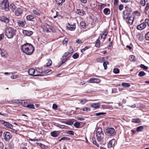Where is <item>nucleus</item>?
<instances>
[{"instance_id":"cd10ccee","label":"nucleus","mask_w":149,"mask_h":149,"mask_svg":"<svg viewBox=\"0 0 149 149\" xmlns=\"http://www.w3.org/2000/svg\"><path fill=\"white\" fill-rule=\"evenodd\" d=\"M130 60L131 61H136V58L133 55H132L130 56Z\"/></svg>"},{"instance_id":"1a4fd4ad","label":"nucleus","mask_w":149,"mask_h":149,"mask_svg":"<svg viewBox=\"0 0 149 149\" xmlns=\"http://www.w3.org/2000/svg\"><path fill=\"white\" fill-rule=\"evenodd\" d=\"M22 33L24 36H31L33 34V32L32 31L25 30H23Z\"/></svg>"},{"instance_id":"c03bdc74","label":"nucleus","mask_w":149,"mask_h":149,"mask_svg":"<svg viewBox=\"0 0 149 149\" xmlns=\"http://www.w3.org/2000/svg\"><path fill=\"white\" fill-rule=\"evenodd\" d=\"M119 70L117 68H115L113 69V72L114 73L118 74L119 73Z\"/></svg>"},{"instance_id":"a19ab883","label":"nucleus","mask_w":149,"mask_h":149,"mask_svg":"<svg viewBox=\"0 0 149 149\" xmlns=\"http://www.w3.org/2000/svg\"><path fill=\"white\" fill-rule=\"evenodd\" d=\"M80 26L83 28L86 26V23L84 21H82L80 22Z\"/></svg>"},{"instance_id":"9d476101","label":"nucleus","mask_w":149,"mask_h":149,"mask_svg":"<svg viewBox=\"0 0 149 149\" xmlns=\"http://www.w3.org/2000/svg\"><path fill=\"white\" fill-rule=\"evenodd\" d=\"M116 143V141L114 139H113L110 141L108 144V147L109 148H113Z\"/></svg>"},{"instance_id":"72a5a7b5","label":"nucleus","mask_w":149,"mask_h":149,"mask_svg":"<svg viewBox=\"0 0 149 149\" xmlns=\"http://www.w3.org/2000/svg\"><path fill=\"white\" fill-rule=\"evenodd\" d=\"M121 85L125 87H129L130 86V85L128 83H123Z\"/></svg>"},{"instance_id":"de8ad7c7","label":"nucleus","mask_w":149,"mask_h":149,"mask_svg":"<svg viewBox=\"0 0 149 149\" xmlns=\"http://www.w3.org/2000/svg\"><path fill=\"white\" fill-rule=\"evenodd\" d=\"M68 41V39L67 38H65L64 40L63 41V44H66Z\"/></svg>"},{"instance_id":"393cba45","label":"nucleus","mask_w":149,"mask_h":149,"mask_svg":"<svg viewBox=\"0 0 149 149\" xmlns=\"http://www.w3.org/2000/svg\"><path fill=\"white\" fill-rule=\"evenodd\" d=\"M47 62L45 66L47 67H48L51 65L52 62L51 60L50 59H48L47 60Z\"/></svg>"},{"instance_id":"6e6d98bb","label":"nucleus","mask_w":149,"mask_h":149,"mask_svg":"<svg viewBox=\"0 0 149 149\" xmlns=\"http://www.w3.org/2000/svg\"><path fill=\"white\" fill-rule=\"evenodd\" d=\"M52 108L53 109H56L57 108V106L55 104H53Z\"/></svg>"},{"instance_id":"c9c22d12","label":"nucleus","mask_w":149,"mask_h":149,"mask_svg":"<svg viewBox=\"0 0 149 149\" xmlns=\"http://www.w3.org/2000/svg\"><path fill=\"white\" fill-rule=\"evenodd\" d=\"M140 67L141 68H142L144 70H147L148 68V67L146 66H145V65H144L142 64H141L140 65Z\"/></svg>"},{"instance_id":"680f3d73","label":"nucleus","mask_w":149,"mask_h":149,"mask_svg":"<svg viewBox=\"0 0 149 149\" xmlns=\"http://www.w3.org/2000/svg\"><path fill=\"white\" fill-rule=\"evenodd\" d=\"M149 9V3H148L146 4V6L145 7V9L146 10H148Z\"/></svg>"},{"instance_id":"864d4df0","label":"nucleus","mask_w":149,"mask_h":149,"mask_svg":"<svg viewBox=\"0 0 149 149\" xmlns=\"http://www.w3.org/2000/svg\"><path fill=\"white\" fill-rule=\"evenodd\" d=\"M36 71L40 73H43V72L42 71V69L41 68H37L36 69Z\"/></svg>"},{"instance_id":"37998d69","label":"nucleus","mask_w":149,"mask_h":149,"mask_svg":"<svg viewBox=\"0 0 149 149\" xmlns=\"http://www.w3.org/2000/svg\"><path fill=\"white\" fill-rule=\"evenodd\" d=\"M145 36L146 40H149V31L145 34Z\"/></svg>"},{"instance_id":"4d7b16f0","label":"nucleus","mask_w":149,"mask_h":149,"mask_svg":"<svg viewBox=\"0 0 149 149\" xmlns=\"http://www.w3.org/2000/svg\"><path fill=\"white\" fill-rule=\"evenodd\" d=\"M66 124L68 125H71L73 124V123L70 121H68L67 122Z\"/></svg>"},{"instance_id":"4c0bfd02","label":"nucleus","mask_w":149,"mask_h":149,"mask_svg":"<svg viewBox=\"0 0 149 149\" xmlns=\"http://www.w3.org/2000/svg\"><path fill=\"white\" fill-rule=\"evenodd\" d=\"M106 114V113L104 112H99L98 113H95L94 114L95 116H101L102 115Z\"/></svg>"},{"instance_id":"ddd939ff","label":"nucleus","mask_w":149,"mask_h":149,"mask_svg":"<svg viewBox=\"0 0 149 149\" xmlns=\"http://www.w3.org/2000/svg\"><path fill=\"white\" fill-rule=\"evenodd\" d=\"M0 20L6 23H8L9 22V19L3 15L0 16Z\"/></svg>"},{"instance_id":"13d9d810","label":"nucleus","mask_w":149,"mask_h":149,"mask_svg":"<svg viewBox=\"0 0 149 149\" xmlns=\"http://www.w3.org/2000/svg\"><path fill=\"white\" fill-rule=\"evenodd\" d=\"M88 47H86L82 49H81V52L83 54V52H84L85 51L86 49H88Z\"/></svg>"},{"instance_id":"7ed1b4c3","label":"nucleus","mask_w":149,"mask_h":149,"mask_svg":"<svg viewBox=\"0 0 149 149\" xmlns=\"http://www.w3.org/2000/svg\"><path fill=\"white\" fill-rule=\"evenodd\" d=\"M5 35L9 39L13 38L16 34V30L12 27H7L5 29Z\"/></svg>"},{"instance_id":"7c9ffc66","label":"nucleus","mask_w":149,"mask_h":149,"mask_svg":"<svg viewBox=\"0 0 149 149\" xmlns=\"http://www.w3.org/2000/svg\"><path fill=\"white\" fill-rule=\"evenodd\" d=\"M100 41L99 39H98L96 41V43L95 44V46L96 47H100Z\"/></svg>"},{"instance_id":"412c9836","label":"nucleus","mask_w":149,"mask_h":149,"mask_svg":"<svg viewBox=\"0 0 149 149\" xmlns=\"http://www.w3.org/2000/svg\"><path fill=\"white\" fill-rule=\"evenodd\" d=\"M26 18L27 20L28 21L34 22V20H33L34 19V17L32 15H27L26 16Z\"/></svg>"},{"instance_id":"b1692460","label":"nucleus","mask_w":149,"mask_h":149,"mask_svg":"<svg viewBox=\"0 0 149 149\" xmlns=\"http://www.w3.org/2000/svg\"><path fill=\"white\" fill-rule=\"evenodd\" d=\"M65 0H56V1L58 5H62L63 3L65 1Z\"/></svg>"},{"instance_id":"5701e85b","label":"nucleus","mask_w":149,"mask_h":149,"mask_svg":"<svg viewBox=\"0 0 149 149\" xmlns=\"http://www.w3.org/2000/svg\"><path fill=\"white\" fill-rule=\"evenodd\" d=\"M104 13L105 15H108L109 14L110 11L109 9L108 8H105L103 10Z\"/></svg>"},{"instance_id":"69168bd1","label":"nucleus","mask_w":149,"mask_h":149,"mask_svg":"<svg viewBox=\"0 0 149 149\" xmlns=\"http://www.w3.org/2000/svg\"><path fill=\"white\" fill-rule=\"evenodd\" d=\"M0 115L5 117H7L8 116V114L6 113H2L0 112Z\"/></svg>"},{"instance_id":"c756f323","label":"nucleus","mask_w":149,"mask_h":149,"mask_svg":"<svg viewBox=\"0 0 149 149\" xmlns=\"http://www.w3.org/2000/svg\"><path fill=\"white\" fill-rule=\"evenodd\" d=\"M143 126H141L137 127L136 131L138 132H140L143 129Z\"/></svg>"},{"instance_id":"8fccbe9b","label":"nucleus","mask_w":149,"mask_h":149,"mask_svg":"<svg viewBox=\"0 0 149 149\" xmlns=\"http://www.w3.org/2000/svg\"><path fill=\"white\" fill-rule=\"evenodd\" d=\"M123 3H128L130 2L131 0H120Z\"/></svg>"},{"instance_id":"f3484780","label":"nucleus","mask_w":149,"mask_h":149,"mask_svg":"<svg viewBox=\"0 0 149 149\" xmlns=\"http://www.w3.org/2000/svg\"><path fill=\"white\" fill-rule=\"evenodd\" d=\"M17 23L19 26L23 27L25 25L26 22L25 21L18 20L17 21Z\"/></svg>"},{"instance_id":"2eb2a0df","label":"nucleus","mask_w":149,"mask_h":149,"mask_svg":"<svg viewBox=\"0 0 149 149\" xmlns=\"http://www.w3.org/2000/svg\"><path fill=\"white\" fill-rule=\"evenodd\" d=\"M146 26V24L145 22H143L137 26V29L139 30H141L145 29Z\"/></svg>"},{"instance_id":"f8f14e48","label":"nucleus","mask_w":149,"mask_h":149,"mask_svg":"<svg viewBox=\"0 0 149 149\" xmlns=\"http://www.w3.org/2000/svg\"><path fill=\"white\" fill-rule=\"evenodd\" d=\"M5 139L6 141H8L12 137L10 133L8 132H7L4 133Z\"/></svg>"},{"instance_id":"423d86ee","label":"nucleus","mask_w":149,"mask_h":149,"mask_svg":"<svg viewBox=\"0 0 149 149\" xmlns=\"http://www.w3.org/2000/svg\"><path fill=\"white\" fill-rule=\"evenodd\" d=\"M106 131L108 136H112L116 133L114 129L112 128H107L106 130Z\"/></svg>"},{"instance_id":"6e6552de","label":"nucleus","mask_w":149,"mask_h":149,"mask_svg":"<svg viewBox=\"0 0 149 149\" xmlns=\"http://www.w3.org/2000/svg\"><path fill=\"white\" fill-rule=\"evenodd\" d=\"M45 31L47 32H53V27L52 26L47 24L45 26Z\"/></svg>"},{"instance_id":"0eeeda50","label":"nucleus","mask_w":149,"mask_h":149,"mask_svg":"<svg viewBox=\"0 0 149 149\" xmlns=\"http://www.w3.org/2000/svg\"><path fill=\"white\" fill-rule=\"evenodd\" d=\"M1 123L6 126L7 128H10L12 129L13 128V126L11 124L8 122H5L3 120H0Z\"/></svg>"},{"instance_id":"79ce46f5","label":"nucleus","mask_w":149,"mask_h":149,"mask_svg":"<svg viewBox=\"0 0 149 149\" xmlns=\"http://www.w3.org/2000/svg\"><path fill=\"white\" fill-rule=\"evenodd\" d=\"M79 56V54L77 53H75L73 55L72 57L74 59H76L78 58Z\"/></svg>"},{"instance_id":"dca6fc26","label":"nucleus","mask_w":149,"mask_h":149,"mask_svg":"<svg viewBox=\"0 0 149 149\" xmlns=\"http://www.w3.org/2000/svg\"><path fill=\"white\" fill-rule=\"evenodd\" d=\"M35 72V70L33 68L30 69L28 71V73L30 75L34 76H39V75H34Z\"/></svg>"},{"instance_id":"e2e57ef3","label":"nucleus","mask_w":149,"mask_h":149,"mask_svg":"<svg viewBox=\"0 0 149 149\" xmlns=\"http://www.w3.org/2000/svg\"><path fill=\"white\" fill-rule=\"evenodd\" d=\"M100 35L101 38L103 39L104 40L106 36H104L102 34H101Z\"/></svg>"},{"instance_id":"3c124183","label":"nucleus","mask_w":149,"mask_h":149,"mask_svg":"<svg viewBox=\"0 0 149 149\" xmlns=\"http://www.w3.org/2000/svg\"><path fill=\"white\" fill-rule=\"evenodd\" d=\"M73 52V49H72V48L71 47H70L69 48V51L68 52L70 54L72 53Z\"/></svg>"},{"instance_id":"774afa93","label":"nucleus","mask_w":149,"mask_h":149,"mask_svg":"<svg viewBox=\"0 0 149 149\" xmlns=\"http://www.w3.org/2000/svg\"><path fill=\"white\" fill-rule=\"evenodd\" d=\"M149 22V19H146L145 21V23H146L147 24Z\"/></svg>"},{"instance_id":"e433bc0d","label":"nucleus","mask_w":149,"mask_h":149,"mask_svg":"<svg viewBox=\"0 0 149 149\" xmlns=\"http://www.w3.org/2000/svg\"><path fill=\"white\" fill-rule=\"evenodd\" d=\"M26 107L31 109H35L34 105L33 104H28L26 106Z\"/></svg>"},{"instance_id":"052dcab7","label":"nucleus","mask_w":149,"mask_h":149,"mask_svg":"<svg viewBox=\"0 0 149 149\" xmlns=\"http://www.w3.org/2000/svg\"><path fill=\"white\" fill-rule=\"evenodd\" d=\"M123 8V6L122 4H120L118 8L120 10H122Z\"/></svg>"},{"instance_id":"bb28decb","label":"nucleus","mask_w":149,"mask_h":149,"mask_svg":"<svg viewBox=\"0 0 149 149\" xmlns=\"http://www.w3.org/2000/svg\"><path fill=\"white\" fill-rule=\"evenodd\" d=\"M10 8L12 11H14L16 8V6L13 3H11L10 5Z\"/></svg>"},{"instance_id":"ea45409f","label":"nucleus","mask_w":149,"mask_h":149,"mask_svg":"<svg viewBox=\"0 0 149 149\" xmlns=\"http://www.w3.org/2000/svg\"><path fill=\"white\" fill-rule=\"evenodd\" d=\"M140 3L142 6H144L146 4V1L145 0H141Z\"/></svg>"},{"instance_id":"a211bd4d","label":"nucleus","mask_w":149,"mask_h":149,"mask_svg":"<svg viewBox=\"0 0 149 149\" xmlns=\"http://www.w3.org/2000/svg\"><path fill=\"white\" fill-rule=\"evenodd\" d=\"M134 19V17L131 16L128 18V19H127L126 22L128 24L132 25L133 23Z\"/></svg>"},{"instance_id":"603ef678","label":"nucleus","mask_w":149,"mask_h":149,"mask_svg":"<svg viewBox=\"0 0 149 149\" xmlns=\"http://www.w3.org/2000/svg\"><path fill=\"white\" fill-rule=\"evenodd\" d=\"M104 36H107L108 34V32L107 30H104L102 33Z\"/></svg>"},{"instance_id":"f257e3e1","label":"nucleus","mask_w":149,"mask_h":149,"mask_svg":"<svg viewBox=\"0 0 149 149\" xmlns=\"http://www.w3.org/2000/svg\"><path fill=\"white\" fill-rule=\"evenodd\" d=\"M96 136L98 143H97L95 141V138L93 137L92 140L94 144L97 147H99V144L101 145H104L106 144V142L104 139V134L101 128L99 127L97 128L96 132Z\"/></svg>"},{"instance_id":"09e8293b","label":"nucleus","mask_w":149,"mask_h":149,"mask_svg":"<svg viewBox=\"0 0 149 149\" xmlns=\"http://www.w3.org/2000/svg\"><path fill=\"white\" fill-rule=\"evenodd\" d=\"M61 63L60 64V65H62V64L64 63L68 59V58H66L65 59H63L61 58Z\"/></svg>"},{"instance_id":"20e7f679","label":"nucleus","mask_w":149,"mask_h":149,"mask_svg":"<svg viewBox=\"0 0 149 149\" xmlns=\"http://www.w3.org/2000/svg\"><path fill=\"white\" fill-rule=\"evenodd\" d=\"M0 7L2 9L5 10L6 11H8L10 8L8 0H2L0 3Z\"/></svg>"},{"instance_id":"f704fd0d","label":"nucleus","mask_w":149,"mask_h":149,"mask_svg":"<svg viewBox=\"0 0 149 149\" xmlns=\"http://www.w3.org/2000/svg\"><path fill=\"white\" fill-rule=\"evenodd\" d=\"M146 74L144 72L141 71L139 72L138 75L140 77H142L145 76Z\"/></svg>"},{"instance_id":"5fc2aeb1","label":"nucleus","mask_w":149,"mask_h":149,"mask_svg":"<svg viewBox=\"0 0 149 149\" xmlns=\"http://www.w3.org/2000/svg\"><path fill=\"white\" fill-rule=\"evenodd\" d=\"M67 134L70 135H73L74 134V132L72 131H70L67 132Z\"/></svg>"},{"instance_id":"49530a36","label":"nucleus","mask_w":149,"mask_h":149,"mask_svg":"<svg viewBox=\"0 0 149 149\" xmlns=\"http://www.w3.org/2000/svg\"><path fill=\"white\" fill-rule=\"evenodd\" d=\"M70 54L68 52L65 53L62 56V58H64V57H66Z\"/></svg>"},{"instance_id":"4be33fe9","label":"nucleus","mask_w":149,"mask_h":149,"mask_svg":"<svg viewBox=\"0 0 149 149\" xmlns=\"http://www.w3.org/2000/svg\"><path fill=\"white\" fill-rule=\"evenodd\" d=\"M76 13L79 15H83L84 14L85 12L82 10L79 9L77 10Z\"/></svg>"},{"instance_id":"2f4dec72","label":"nucleus","mask_w":149,"mask_h":149,"mask_svg":"<svg viewBox=\"0 0 149 149\" xmlns=\"http://www.w3.org/2000/svg\"><path fill=\"white\" fill-rule=\"evenodd\" d=\"M109 64V63L107 61H104L103 63V66L104 67V70H106L107 69V65Z\"/></svg>"},{"instance_id":"c85d7f7f","label":"nucleus","mask_w":149,"mask_h":149,"mask_svg":"<svg viewBox=\"0 0 149 149\" xmlns=\"http://www.w3.org/2000/svg\"><path fill=\"white\" fill-rule=\"evenodd\" d=\"M132 123H139L140 122L139 119H132Z\"/></svg>"},{"instance_id":"aec40b11","label":"nucleus","mask_w":149,"mask_h":149,"mask_svg":"<svg viewBox=\"0 0 149 149\" xmlns=\"http://www.w3.org/2000/svg\"><path fill=\"white\" fill-rule=\"evenodd\" d=\"M59 134L58 131H54L51 132V135L53 137H57Z\"/></svg>"},{"instance_id":"338daca9","label":"nucleus","mask_w":149,"mask_h":149,"mask_svg":"<svg viewBox=\"0 0 149 149\" xmlns=\"http://www.w3.org/2000/svg\"><path fill=\"white\" fill-rule=\"evenodd\" d=\"M4 37V35L3 34H0V41Z\"/></svg>"},{"instance_id":"58836bf2","label":"nucleus","mask_w":149,"mask_h":149,"mask_svg":"<svg viewBox=\"0 0 149 149\" xmlns=\"http://www.w3.org/2000/svg\"><path fill=\"white\" fill-rule=\"evenodd\" d=\"M70 138L69 137H62L61 139H59V141H60L62 140H70Z\"/></svg>"},{"instance_id":"9b49d317","label":"nucleus","mask_w":149,"mask_h":149,"mask_svg":"<svg viewBox=\"0 0 149 149\" xmlns=\"http://www.w3.org/2000/svg\"><path fill=\"white\" fill-rule=\"evenodd\" d=\"M87 82L90 83H98L100 82V80L98 79L92 78L88 81Z\"/></svg>"},{"instance_id":"a878e982","label":"nucleus","mask_w":149,"mask_h":149,"mask_svg":"<svg viewBox=\"0 0 149 149\" xmlns=\"http://www.w3.org/2000/svg\"><path fill=\"white\" fill-rule=\"evenodd\" d=\"M100 105L99 103H95L91 105V107L93 108H99Z\"/></svg>"},{"instance_id":"bf43d9fd","label":"nucleus","mask_w":149,"mask_h":149,"mask_svg":"<svg viewBox=\"0 0 149 149\" xmlns=\"http://www.w3.org/2000/svg\"><path fill=\"white\" fill-rule=\"evenodd\" d=\"M76 42L77 43L81 44L82 43V41L80 39H77L76 40Z\"/></svg>"},{"instance_id":"6ab92c4d","label":"nucleus","mask_w":149,"mask_h":149,"mask_svg":"<svg viewBox=\"0 0 149 149\" xmlns=\"http://www.w3.org/2000/svg\"><path fill=\"white\" fill-rule=\"evenodd\" d=\"M67 27L69 30L72 31L75 29V25H70L68 24V25L67 26Z\"/></svg>"},{"instance_id":"a18cd8bd","label":"nucleus","mask_w":149,"mask_h":149,"mask_svg":"<svg viewBox=\"0 0 149 149\" xmlns=\"http://www.w3.org/2000/svg\"><path fill=\"white\" fill-rule=\"evenodd\" d=\"M80 125V124L79 122H76L74 124V126L76 128H78Z\"/></svg>"},{"instance_id":"4468645a","label":"nucleus","mask_w":149,"mask_h":149,"mask_svg":"<svg viewBox=\"0 0 149 149\" xmlns=\"http://www.w3.org/2000/svg\"><path fill=\"white\" fill-rule=\"evenodd\" d=\"M23 12L22 9L20 8H18L15 11V14L17 16H20Z\"/></svg>"},{"instance_id":"0e129e2a","label":"nucleus","mask_w":149,"mask_h":149,"mask_svg":"<svg viewBox=\"0 0 149 149\" xmlns=\"http://www.w3.org/2000/svg\"><path fill=\"white\" fill-rule=\"evenodd\" d=\"M51 70L50 69H48L47 70H45L43 72V73L45 74H47L49 72H50Z\"/></svg>"},{"instance_id":"f03ea898","label":"nucleus","mask_w":149,"mask_h":149,"mask_svg":"<svg viewBox=\"0 0 149 149\" xmlns=\"http://www.w3.org/2000/svg\"><path fill=\"white\" fill-rule=\"evenodd\" d=\"M21 49L22 52L28 55H31L33 52L34 47L31 44L26 43L21 46Z\"/></svg>"},{"instance_id":"39448f33","label":"nucleus","mask_w":149,"mask_h":149,"mask_svg":"<svg viewBox=\"0 0 149 149\" xmlns=\"http://www.w3.org/2000/svg\"><path fill=\"white\" fill-rule=\"evenodd\" d=\"M131 12L132 11L130 9L124 11L123 13V18L124 19H128V18L131 16H130Z\"/></svg>"},{"instance_id":"473e14b6","label":"nucleus","mask_w":149,"mask_h":149,"mask_svg":"<svg viewBox=\"0 0 149 149\" xmlns=\"http://www.w3.org/2000/svg\"><path fill=\"white\" fill-rule=\"evenodd\" d=\"M32 12L33 13L37 16H40V13L35 10H33L32 11Z\"/></svg>"}]
</instances>
